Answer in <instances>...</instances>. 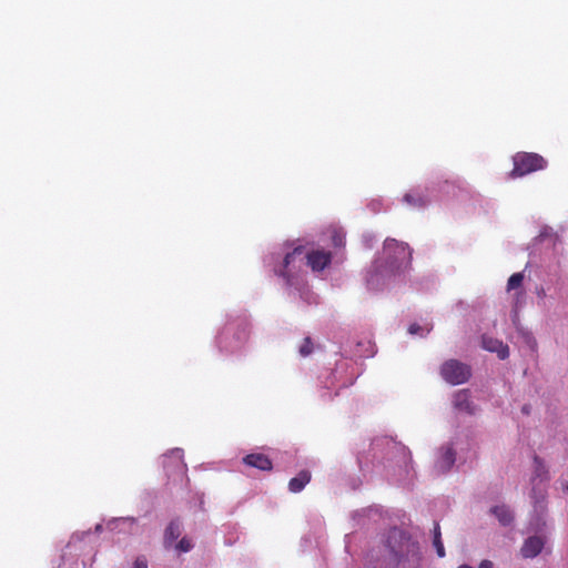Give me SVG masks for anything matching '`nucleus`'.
Here are the masks:
<instances>
[{
	"mask_svg": "<svg viewBox=\"0 0 568 568\" xmlns=\"http://www.w3.org/2000/svg\"><path fill=\"white\" fill-rule=\"evenodd\" d=\"M419 546L396 528L388 532L387 542L373 568H417L420 561Z\"/></svg>",
	"mask_w": 568,
	"mask_h": 568,
	"instance_id": "1",
	"label": "nucleus"
},
{
	"mask_svg": "<svg viewBox=\"0 0 568 568\" xmlns=\"http://www.w3.org/2000/svg\"><path fill=\"white\" fill-rule=\"evenodd\" d=\"M304 260H306L307 266H310L313 272H321L331 264L332 254L325 250H311L305 252L303 246H297L285 255L282 266L275 270V274L282 277L286 285L292 286L295 284V264L297 261L301 264Z\"/></svg>",
	"mask_w": 568,
	"mask_h": 568,
	"instance_id": "2",
	"label": "nucleus"
},
{
	"mask_svg": "<svg viewBox=\"0 0 568 568\" xmlns=\"http://www.w3.org/2000/svg\"><path fill=\"white\" fill-rule=\"evenodd\" d=\"M513 163L514 168L509 173L513 179L544 170L547 166V161L541 155L530 152H517L513 156Z\"/></svg>",
	"mask_w": 568,
	"mask_h": 568,
	"instance_id": "3",
	"label": "nucleus"
},
{
	"mask_svg": "<svg viewBox=\"0 0 568 568\" xmlns=\"http://www.w3.org/2000/svg\"><path fill=\"white\" fill-rule=\"evenodd\" d=\"M384 253L386 254L392 271L406 268L412 262V251L404 242L395 239H386L384 242Z\"/></svg>",
	"mask_w": 568,
	"mask_h": 568,
	"instance_id": "4",
	"label": "nucleus"
},
{
	"mask_svg": "<svg viewBox=\"0 0 568 568\" xmlns=\"http://www.w3.org/2000/svg\"><path fill=\"white\" fill-rule=\"evenodd\" d=\"M534 464H535V470H534V477H532L534 487L531 490V498L534 499L535 513L542 514L546 509V507H545L546 495H545V487H539V485L548 479L547 478V469L538 456L534 457Z\"/></svg>",
	"mask_w": 568,
	"mask_h": 568,
	"instance_id": "5",
	"label": "nucleus"
},
{
	"mask_svg": "<svg viewBox=\"0 0 568 568\" xmlns=\"http://www.w3.org/2000/svg\"><path fill=\"white\" fill-rule=\"evenodd\" d=\"M440 376L450 385L466 383L471 376L470 367L457 359H448L440 366Z\"/></svg>",
	"mask_w": 568,
	"mask_h": 568,
	"instance_id": "6",
	"label": "nucleus"
},
{
	"mask_svg": "<svg viewBox=\"0 0 568 568\" xmlns=\"http://www.w3.org/2000/svg\"><path fill=\"white\" fill-rule=\"evenodd\" d=\"M481 346L488 352L497 353L500 359H506L509 356V347L501 341L484 335L481 338Z\"/></svg>",
	"mask_w": 568,
	"mask_h": 568,
	"instance_id": "7",
	"label": "nucleus"
},
{
	"mask_svg": "<svg viewBox=\"0 0 568 568\" xmlns=\"http://www.w3.org/2000/svg\"><path fill=\"white\" fill-rule=\"evenodd\" d=\"M545 541L539 536H532L525 540L520 551L524 558H534L538 556L542 548H544Z\"/></svg>",
	"mask_w": 568,
	"mask_h": 568,
	"instance_id": "8",
	"label": "nucleus"
},
{
	"mask_svg": "<svg viewBox=\"0 0 568 568\" xmlns=\"http://www.w3.org/2000/svg\"><path fill=\"white\" fill-rule=\"evenodd\" d=\"M243 463L250 467L257 468L260 470H272V460L262 453L248 454L243 458Z\"/></svg>",
	"mask_w": 568,
	"mask_h": 568,
	"instance_id": "9",
	"label": "nucleus"
},
{
	"mask_svg": "<svg viewBox=\"0 0 568 568\" xmlns=\"http://www.w3.org/2000/svg\"><path fill=\"white\" fill-rule=\"evenodd\" d=\"M456 460V454L452 447L443 448L440 457L437 459L435 464V468L437 473L445 474L447 473Z\"/></svg>",
	"mask_w": 568,
	"mask_h": 568,
	"instance_id": "10",
	"label": "nucleus"
},
{
	"mask_svg": "<svg viewBox=\"0 0 568 568\" xmlns=\"http://www.w3.org/2000/svg\"><path fill=\"white\" fill-rule=\"evenodd\" d=\"M403 200L407 205L415 209L424 207L429 202L427 196L418 190H413L409 193H406Z\"/></svg>",
	"mask_w": 568,
	"mask_h": 568,
	"instance_id": "11",
	"label": "nucleus"
},
{
	"mask_svg": "<svg viewBox=\"0 0 568 568\" xmlns=\"http://www.w3.org/2000/svg\"><path fill=\"white\" fill-rule=\"evenodd\" d=\"M454 405L459 410H465L469 414L474 413L473 403L470 400L469 393L466 389L458 390L455 394Z\"/></svg>",
	"mask_w": 568,
	"mask_h": 568,
	"instance_id": "12",
	"label": "nucleus"
},
{
	"mask_svg": "<svg viewBox=\"0 0 568 568\" xmlns=\"http://www.w3.org/2000/svg\"><path fill=\"white\" fill-rule=\"evenodd\" d=\"M311 480V473L308 470H301L298 475L292 478L288 483V489L292 493H300Z\"/></svg>",
	"mask_w": 568,
	"mask_h": 568,
	"instance_id": "13",
	"label": "nucleus"
},
{
	"mask_svg": "<svg viewBox=\"0 0 568 568\" xmlns=\"http://www.w3.org/2000/svg\"><path fill=\"white\" fill-rule=\"evenodd\" d=\"M182 531V525L179 520H172L165 529L164 534V542L166 546L172 545L175 541Z\"/></svg>",
	"mask_w": 568,
	"mask_h": 568,
	"instance_id": "14",
	"label": "nucleus"
},
{
	"mask_svg": "<svg viewBox=\"0 0 568 568\" xmlns=\"http://www.w3.org/2000/svg\"><path fill=\"white\" fill-rule=\"evenodd\" d=\"M491 513L497 517V519L503 526L510 525L514 519L510 509L505 505L493 507Z\"/></svg>",
	"mask_w": 568,
	"mask_h": 568,
	"instance_id": "15",
	"label": "nucleus"
},
{
	"mask_svg": "<svg viewBox=\"0 0 568 568\" xmlns=\"http://www.w3.org/2000/svg\"><path fill=\"white\" fill-rule=\"evenodd\" d=\"M182 457H183L182 450L181 449H174V450L171 452L170 455H164L163 456L162 464H163L164 467H168L169 464L172 462V463H175L176 467H179L182 470L185 467Z\"/></svg>",
	"mask_w": 568,
	"mask_h": 568,
	"instance_id": "16",
	"label": "nucleus"
},
{
	"mask_svg": "<svg viewBox=\"0 0 568 568\" xmlns=\"http://www.w3.org/2000/svg\"><path fill=\"white\" fill-rule=\"evenodd\" d=\"M433 532H434V540H433L434 547L436 549L438 557L443 558L445 556V548H444V545L442 541L440 527H439L438 523H435Z\"/></svg>",
	"mask_w": 568,
	"mask_h": 568,
	"instance_id": "17",
	"label": "nucleus"
},
{
	"mask_svg": "<svg viewBox=\"0 0 568 568\" xmlns=\"http://www.w3.org/2000/svg\"><path fill=\"white\" fill-rule=\"evenodd\" d=\"M524 282V273H514L507 282V291H518Z\"/></svg>",
	"mask_w": 568,
	"mask_h": 568,
	"instance_id": "18",
	"label": "nucleus"
},
{
	"mask_svg": "<svg viewBox=\"0 0 568 568\" xmlns=\"http://www.w3.org/2000/svg\"><path fill=\"white\" fill-rule=\"evenodd\" d=\"M313 352V342L311 337H305L302 345L300 346V354L302 356H308Z\"/></svg>",
	"mask_w": 568,
	"mask_h": 568,
	"instance_id": "19",
	"label": "nucleus"
},
{
	"mask_svg": "<svg viewBox=\"0 0 568 568\" xmlns=\"http://www.w3.org/2000/svg\"><path fill=\"white\" fill-rule=\"evenodd\" d=\"M193 548V545H192V541L186 538V537H183L178 544H176V549L180 551V552H187L190 551L191 549Z\"/></svg>",
	"mask_w": 568,
	"mask_h": 568,
	"instance_id": "20",
	"label": "nucleus"
},
{
	"mask_svg": "<svg viewBox=\"0 0 568 568\" xmlns=\"http://www.w3.org/2000/svg\"><path fill=\"white\" fill-rule=\"evenodd\" d=\"M525 298V292L523 290L516 291L515 293V307H519Z\"/></svg>",
	"mask_w": 568,
	"mask_h": 568,
	"instance_id": "21",
	"label": "nucleus"
},
{
	"mask_svg": "<svg viewBox=\"0 0 568 568\" xmlns=\"http://www.w3.org/2000/svg\"><path fill=\"white\" fill-rule=\"evenodd\" d=\"M133 568H148L146 559L143 557L136 558Z\"/></svg>",
	"mask_w": 568,
	"mask_h": 568,
	"instance_id": "22",
	"label": "nucleus"
},
{
	"mask_svg": "<svg viewBox=\"0 0 568 568\" xmlns=\"http://www.w3.org/2000/svg\"><path fill=\"white\" fill-rule=\"evenodd\" d=\"M423 328L418 325V324H412L409 327H408V332L409 334L412 335H415V334H418L419 332H422Z\"/></svg>",
	"mask_w": 568,
	"mask_h": 568,
	"instance_id": "23",
	"label": "nucleus"
},
{
	"mask_svg": "<svg viewBox=\"0 0 568 568\" xmlns=\"http://www.w3.org/2000/svg\"><path fill=\"white\" fill-rule=\"evenodd\" d=\"M478 568H494V564L490 560H483Z\"/></svg>",
	"mask_w": 568,
	"mask_h": 568,
	"instance_id": "24",
	"label": "nucleus"
},
{
	"mask_svg": "<svg viewBox=\"0 0 568 568\" xmlns=\"http://www.w3.org/2000/svg\"><path fill=\"white\" fill-rule=\"evenodd\" d=\"M333 243H334V245H335V246H341V245L343 244V239H342V236H341V235H338V234H335V235L333 236Z\"/></svg>",
	"mask_w": 568,
	"mask_h": 568,
	"instance_id": "25",
	"label": "nucleus"
},
{
	"mask_svg": "<svg viewBox=\"0 0 568 568\" xmlns=\"http://www.w3.org/2000/svg\"><path fill=\"white\" fill-rule=\"evenodd\" d=\"M458 568H474V567H471L469 565H460Z\"/></svg>",
	"mask_w": 568,
	"mask_h": 568,
	"instance_id": "26",
	"label": "nucleus"
},
{
	"mask_svg": "<svg viewBox=\"0 0 568 568\" xmlns=\"http://www.w3.org/2000/svg\"><path fill=\"white\" fill-rule=\"evenodd\" d=\"M564 489H565L566 491H568V484H566V485L564 486Z\"/></svg>",
	"mask_w": 568,
	"mask_h": 568,
	"instance_id": "27",
	"label": "nucleus"
}]
</instances>
